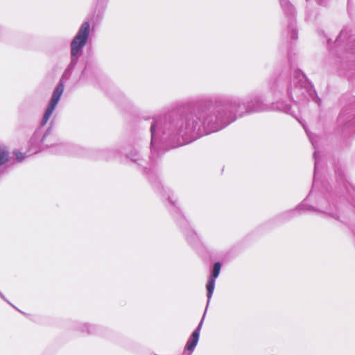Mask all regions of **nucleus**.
Instances as JSON below:
<instances>
[{"label":"nucleus","mask_w":355,"mask_h":355,"mask_svg":"<svg viewBox=\"0 0 355 355\" xmlns=\"http://www.w3.org/2000/svg\"><path fill=\"white\" fill-rule=\"evenodd\" d=\"M314 157L316 159V153L315 152L314 153Z\"/></svg>","instance_id":"a211bd4d"},{"label":"nucleus","mask_w":355,"mask_h":355,"mask_svg":"<svg viewBox=\"0 0 355 355\" xmlns=\"http://www.w3.org/2000/svg\"><path fill=\"white\" fill-rule=\"evenodd\" d=\"M0 297L3 300H5L6 302H7L8 303H9L11 306H12L13 307H15L10 302H9L8 301V300L6 298V297L4 296V295L0 291Z\"/></svg>","instance_id":"4468645a"},{"label":"nucleus","mask_w":355,"mask_h":355,"mask_svg":"<svg viewBox=\"0 0 355 355\" xmlns=\"http://www.w3.org/2000/svg\"><path fill=\"white\" fill-rule=\"evenodd\" d=\"M64 83L62 80H60L55 88L51 101L47 106V108L44 112L43 118L41 121V125H44L51 116L53 111L55 110L58 102L60 101V97L62 96L64 92Z\"/></svg>","instance_id":"20e7f679"},{"label":"nucleus","mask_w":355,"mask_h":355,"mask_svg":"<svg viewBox=\"0 0 355 355\" xmlns=\"http://www.w3.org/2000/svg\"><path fill=\"white\" fill-rule=\"evenodd\" d=\"M9 158V152L6 147L0 146V166L6 163Z\"/></svg>","instance_id":"9d476101"},{"label":"nucleus","mask_w":355,"mask_h":355,"mask_svg":"<svg viewBox=\"0 0 355 355\" xmlns=\"http://www.w3.org/2000/svg\"><path fill=\"white\" fill-rule=\"evenodd\" d=\"M202 320H203V319H202V320L199 323L198 327L192 333L191 337L189 338V340L186 344L185 350L189 351L190 354L193 352V351L194 350L195 347H196V345L198 344V342L199 340V336H200V331L202 324Z\"/></svg>","instance_id":"0eeeda50"},{"label":"nucleus","mask_w":355,"mask_h":355,"mask_svg":"<svg viewBox=\"0 0 355 355\" xmlns=\"http://www.w3.org/2000/svg\"><path fill=\"white\" fill-rule=\"evenodd\" d=\"M151 132V148L154 147L156 140L159 137V132H162L164 135L166 134L164 130H162V125L159 122L153 123L150 126Z\"/></svg>","instance_id":"6e6552de"},{"label":"nucleus","mask_w":355,"mask_h":355,"mask_svg":"<svg viewBox=\"0 0 355 355\" xmlns=\"http://www.w3.org/2000/svg\"><path fill=\"white\" fill-rule=\"evenodd\" d=\"M46 146H49V145L48 144H46ZM52 145L50 144V146H51Z\"/></svg>","instance_id":"aec40b11"},{"label":"nucleus","mask_w":355,"mask_h":355,"mask_svg":"<svg viewBox=\"0 0 355 355\" xmlns=\"http://www.w3.org/2000/svg\"><path fill=\"white\" fill-rule=\"evenodd\" d=\"M245 105V103L239 98H232L227 101L224 109L216 111L202 110L190 113L186 117L178 120L174 130L169 135H173L178 141V146L190 143L191 141L213 132H217L229 123L236 120V114L242 115L240 111L241 105H244L247 112H263L266 110H278L288 112L291 107L288 105L282 103L272 104L268 107L263 104L262 101L257 98Z\"/></svg>","instance_id":"f257e3e1"},{"label":"nucleus","mask_w":355,"mask_h":355,"mask_svg":"<svg viewBox=\"0 0 355 355\" xmlns=\"http://www.w3.org/2000/svg\"><path fill=\"white\" fill-rule=\"evenodd\" d=\"M347 35V31L346 30H343L340 32L339 36L337 38V41H343Z\"/></svg>","instance_id":"ddd939ff"},{"label":"nucleus","mask_w":355,"mask_h":355,"mask_svg":"<svg viewBox=\"0 0 355 355\" xmlns=\"http://www.w3.org/2000/svg\"><path fill=\"white\" fill-rule=\"evenodd\" d=\"M49 135V130H48L44 134H43L41 128H38L35 130L30 141L31 145L33 146L35 150L34 153H37L42 148L41 145L46 142Z\"/></svg>","instance_id":"423d86ee"},{"label":"nucleus","mask_w":355,"mask_h":355,"mask_svg":"<svg viewBox=\"0 0 355 355\" xmlns=\"http://www.w3.org/2000/svg\"><path fill=\"white\" fill-rule=\"evenodd\" d=\"M221 265L219 262H216L214 264L213 269L211 271V274L209 276L207 285L206 288L207 291V306L209 305L210 300L211 298V296L213 295L214 288H215V283L216 279L218 277L220 272Z\"/></svg>","instance_id":"39448f33"},{"label":"nucleus","mask_w":355,"mask_h":355,"mask_svg":"<svg viewBox=\"0 0 355 355\" xmlns=\"http://www.w3.org/2000/svg\"><path fill=\"white\" fill-rule=\"evenodd\" d=\"M280 3L282 8L284 10L285 12L288 14L293 13V6L290 3L288 0H280Z\"/></svg>","instance_id":"9b49d317"},{"label":"nucleus","mask_w":355,"mask_h":355,"mask_svg":"<svg viewBox=\"0 0 355 355\" xmlns=\"http://www.w3.org/2000/svg\"><path fill=\"white\" fill-rule=\"evenodd\" d=\"M128 157L130 159L133 160L134 162H136V159H135L132 156H130V155H128Z\"/></svg>","instance_id":"dca6fc26"},{"label":"nucleus","mask_w":355,"mask_h":355,"mask_svg":"<svg viewBox=\"0 0 355 355\" xmlns=\"http://www.w3.org/2000/svg\"><path fill=\"white\" fill-rule=\"evenodd\" d=\"M291 37H292L293 39H295V32H293V33H292Z\"/></svg>","instance_id":"2eb2a0df"},{"label":"nucleus","mask_w":355,"mask_h":355,"mask_svg":"<svg viewBox=\"0 0 355 355\" xmlns=\"http://www.w3.org/2000/svg\"><path fill=\"white\" fill-rule=\"evenodd\" d=\"M316 165H317V161L315 160V168H316Z\"/></svg>","instance_id":"6ab92c4d"},{"label":"nucleus","mask_w":355,"mask_h":355,"mask_svg":"<svg viewBox=\"0 0 355 355\" xmlns=\"http://www.w3.org/2000/svg\"><path fill=\"white\" fill-rule=\"evenodd\" d=\"M78 328L79 331L89 334L95 333L96 330L95 326L89 323H81Z\"/></svg>","instance_id":"1a4fd4ad"},{"label":"nucleus","mask_w":355,"mask_h":355,"mask_svg":"<svg viewBox=\"0 0 355 355\" xmlns=\"http://www.w3.org/2000/svg\"><path fill=\"white\" fill-rule=\"evenodd\" d=\"M15 155L16 156L17 159L19 162L23 161L24 159V158L28 156V155H25L24 153L19 152V151H15Z\"/></svg>","instance_id":"f8f14e48"},{"label":"nucleus","mask_w":355,"mask_h":355,"mask_svg":"<svg viewBox=\"0 0 355 355\" xmlns=\"http://www.w3.org/2000/svg\"><path fill=\"white\" fill-rule=\"evenodd\" d=\"M90 35V23L84 21L80 26L77 33L70 44L71 62L65 72L72 70L82 55L83 49L86 45Z\"/></svg>","instance_id":"f03ea898"},{"label":"nucleus","mask_w":355,"mask_h":355,"mask_svg":"<svg viewBox=\"0 0 355 355\" xmlns=\"http://www.w3.org/2000/svg\"><path fill=\"white\" fill-rule=\"evenodd\" d=\"M290 97L295 102L306 99L308 96L313 98L315 91L306 78L304 73L300 71L295 72L289 91Z\"/></svg>","instance_id":"7ed1b4c3"},{"label":"nucleus","mask_w":355,"mask_h":355,"mask_svg":"<svg viewBox=\"0 0 355 355\" xmlns=\"http://www.w3.org/2000/svg\"><path fill=\"white\" fill-rule=\"evenodd\" d=\"M303 206H304V205L302 204V205L298 206L297 209H303Z\"/></svg>","instance_id":"f3484780"}]
</instances>
